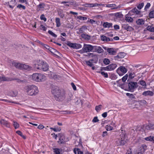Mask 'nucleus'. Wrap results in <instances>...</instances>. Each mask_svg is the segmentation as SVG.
Segmentation results:
<instances>
[{
	"mask_svg": "<svg viewBox=\"0 0 154 154\" xmlns=\"http://www.w3.org/2000/svg\"><path fill=\"white\" fill-rule=\"evenodd\" d=\"M10 64L11 65L15 67L16 68L20 69H24L28 71L32 69V67L30 66L19 63H17L14 61H11V63L10 62Z\"/></svg>",
	"mask_w": 154,
	"mask_h": 154,
	"instance_id": "4",
	"label": "nucleus"
},
{
	"mask_svg": "<svg viewBox=\"0 0 154 154\" xmlns=\"http://www.w3.org/2000/svg\"><path fill=\"white\" fill-rule=\"evenodd\" d=\"M102 105H99L98 106H96L95 107V109L97 112H99L101 109Z\"/></svg>",
	"mask_w": 154,
	"mask_h": 154,
	"instance_id": "35",
	"label": "nucleus"
},
{
	"mask_svg": "<svg viewBox=\"0 0 154 154\" xmlns=\"http://www.w3.org/2000/svg\"><path fill=\"white\" fill-rule=\"evenodd\" d=\"M99 73H100L103 76L106 78H107L108 77V74L106 72H98Z\"/></svg>",
	"mask_w": 154,
	"mask_h": 154,
	"instance_id": "40",
	"label": "nucleus"
},
{
	"mask_svg": "<svg viewBox=\"0 0 154 154\" xmlns=\"http://www.w3.org/2000/svg\"><path fill=\"white\" fill-rule=\"evenodd\" d=\"M150 4L149 3H147L145 7L144 10L145 11H146L147 9L149 8L150 7Z\"/></svg>",
	"mask_w": 154,
	"mask_h": 154,
	"instance_id": "62",
	"label": "nucleus"
},
{
	"mask_svg": "<svg viewBox=\"0 0 154 154\" xmlns=\"http://www.w3.org/2000/svg\"><path fill=\"white\" fill-rule=\"evenodd\" d=\"M99 121V120L98 119L97 117L96 116L94 117L92 120V122H97Z\"/></svg>",
	"mask_w": 154,
	"mask_h": 154,
	"instance_id": "64",
	"label": "nucleus"
},
{
	"mask_svg": "<svg viewBox=\"0 0 154 154\" xmlns=\"http://www.w3.org/2000/svg\"><path fill=\"white\" fill-rule=\"evenodd\" d=\"M55 52H57V53L58 54H60V52L56 50L53 48H51V51L50 52L53 54L55 56H57V54H54Z\"/></svg>",
	"mask_w": 154,
	"mask_h": 154,
	"instance_id": "46",
	"label": "nucleus"
},
{
	"mask_svg": "<svg viewBox=\"0 0 154 154\" xmlns=\"http://www.w3.org/2000/svg\"><path fill=\"white\" fill-rule=\"evenodd\" d=\"M139 102L140 105L143 106L145 105L147 103L146 101L145 100H140L139 101Z\"/></svg>",
	"mask_w": 154,
	"mask_h": 154,
	"instance_id": "34",
	"label": "nucleus"
},
{
	"mask_svg": "<svg viewBox=\"0 0 154 154\" xmlns=\"http://www.w3.org/2000/svg\"><path fill=\"white\" fill-rule=\"evenodd\" d=\"M40 19L41 20H43L45 22H46L47 20L46 18L45 17V15L42 14L40 16Z\"/></svg>",
	"mask_w": 154,
	"mask_h": 154,
	"instance_id": "59",
	"label": "nucleus"
},
{
	"mask_svg": "<svg viewBox=\"0 0 154 154\" xmlns=\"http://www.w3.org/2000/svg\"><path fill=\"white\" fill-rule=\"evenodd\" d=\"M82 37L86 40H88L90 39L91 36L88 34L83 33L81 35Z\"/></svg>",
	"mask_w": 154,
	"mask_h": 154,
	"instance_id": "25",
	"label": "nucleus"
},
{
	"mask_svg": "<svg viewBox=\"0 0 154 154\" xmlns=\"http://www.w3.org/2000/svg\"><path fill=\"white\" fill-rule=\"evenodd\" d=\"M149 17L150 18H154V11H151L150 12Z\"/></svg>",
	"mask_w": 154,
	"mask_h": 154,
	"instance_id": "47",
	"label": "nucleus"
},
{
	"mask_svg": "<svg viewBox=\"0 0 154 154\" xmlns=\"http://www.w3.org/2000/svg\"><path fill=\"white\" fill-rule=\"evenodd\" d=\"M50 129H52L55 132H58L60 131L61 130V129L60 128H51Z\"/></svg>",
	"mask_w": 154,
	"mask_h": 154,
	"instance_id": "57",
	"label": "nucleus"
},
{
	"mask_svg": "<svg viewBox=\"0 0 154 154\" xmlns=\"http://www.w3.org/2000/svg\"><path fill=\"white\" fill-rule=\"evenodd\" d=\"M43 63V61L39 60L37 61L34 64V68L35 69L40 70Z\"/></svg>",
	"mask_w": 154,
	"mask_h": 154,
	"instance_id": "11",
	"label": "nucleus"
},
{
	"mask_svg": "<svg viewBox=\"0 0 154 154\" xmlns=\"http://www.w3.org/2000/svg\"><path fill=\"white\" fill-rule=\"evenodd\" d=\"M145 140L146 141H154V137L151 136H149V137H145L144 138Z\"/></svg>",
	"mask_w": 154,
	"mask_h": 154,
	"instance_id": "37",
	"label": "nucleus"
},
{
	"mask_svg": "<svg viewBox=\"0 0 154 154\" xmlns=\"http://www.w3.org/2000/svg\"><path fill=\"white\" fill-rule=\"evenodd\" d=\"M139 84L142 86L144 88H146V82L144 80H140L138 82Z\"/></svg>",
	"mask_w": 154,
	"mask_h": 154,
	"instance_id": "30",
	"label": "nucleus"
},
{
	"mask_svg": "<svg viewBox=\"0 0 154 154\" xmlns=\"http://www.w3.org/2000/svg\"><path fill=\"white\" fill-rule=\"evenodd\" d=\"M32 78L34 81L40 82L44 81L46 80V77L42 74L35 73L32 74Z\"/></svg>",
	"mask_w": 154,
	"mask_h": 154,
	"instance_id": "5",
	"label": "nucleus"
},
{
	"mask_svg": "<svg viewBox=\"0 0 154 154\" xmlns=\"http://www.w3.org/2000/svg\"><path fill=\"white\" fill-rule=\"evenodd\" d=\"M117 75L114 73L112 74L110 76V78L112 80H116L117 79Z\"/></svg>",
	"mask_w": 154,
	"mask_h": 154,
	"instance_id": "51",
	"label": "nucleus"
},
{
	"mask_svg": "<svg viewBox=\"0 0 154 154\" xmlns=\"http://www.w3.org/2000/svg\"><path fill=\"white\" fill-rule=\"evenodd\" d=\"M117 66V65L116 64H112L106 67H103V68L101 69V70L102 71L103 70L108 71L113 70L116 68Z\"/></svg>",
	"mask_w": 154,
	"mask_h": 154,
	"instance_id": "10",
	"label": "nucleus"
},
{
	"mask_svg": "<svg viewBox=\"0 0 154 154\" xmlns=\"http://www.w3.org/2000/svg\"><path fill=\"white\" fill-rule=\"evenodd\" d=\"M125 53L121 52L118 54V55L114 57L115 60H118V59L123 58L125 56Z\"/></svg>",
	"mask_w": 154,
	"mask_h": 154,
	"instance_id": "16",
	"label": "nucleus"
},
{
	"mask_svg": "<svg viewBox=\"0 0 154 154\" xmlns=\"http://www.w3.org/2000/svg\"><path fill=\"white\" fill-rule=\"evenodd\" d=\"M147 30L150 32H154V27L153 25L148 26L146 28Z\"/></svg>",
	"mask_w": 154,
	"mask_h": 154,
	"instance_id": "29",
	"label": "nucleus"
},
{
	"mask_svg": "<svg viewBox=\"0 0 154 154\" xmlns=\"http://www.w3.org/2000/svg\"><path fill=\"white\" fill-rule=\"evenodd\" d=\"M127 71V69L123 66H120L116 70V72L120 76L123 75Z\"/></svg>",
	"mask_w": 154,
	"mask_h": 154,
	"instance_id": "8",
	"label": "nucleus"
},
{
	"mask_svg": "<svg viewBox=\"0 0 154 154\" xmlns=\"http://www.w3.org/2000/svg\"><path fill=\"white\" fill-rule=\"evenodd\" d=\"M87 29V28L86 26H82L79 29V32H77V33L78 34H80V33L83 34L85 32V31Z\"/></svg>",
	"mask_w": 154,
	"mask_h": 154,
	"instance_id": "19",
	"label": "nucleus"
},
{
	"mask_svg": "<svg viewBox=\"0 0 154 154\" xmlns=\"http://www.w3.org/2000/svg\"><path fill=\"white\" fill-rule=\"evenodd\" d=\"M136 23L138 25H142L144 24L145 21L143 19H138L137 20Z\"/></svg>",
	"mask_w": 154,
	"mask_h": 154,
	"instance_id": "27",
	"label": "nucleus"
},
{
	"mask_svg": "<svg viewBox=\"0 0 154 154\" xmlns=\"http://www.w3.org/2000/svg\"><path fill=\"white\" fill-rule=\"evenodd\" d=\"M56 26L57 27H59L61 25L60 20L59 18H56L55 19Z\"/></svg>",
	"mask_w": 154,
	"mask_h": 154,
	"instance_id": "32",
	"label": "nucleus"
},
{
	"mask_svg": "<svg viewBox=\"0 0 154 154\" xmlns=\"http://www.w3.org/2000/svg\"><path fill=\"white\" fill-rule=\"evenodd\" d=\"M108 52L109 55H115L117 52V51L113 48H110L108 49Z\"/></svg>",
	"mask_w": 154,
	"mask_h": 154,
	"instance_id": "17",
	"label": "nucleus"
},
{
	"mask_svg": "<svg viewBox=\"0 0 154 154\" xmlns=\"http://www.w3.org/2000/svg\"><path fill=\"white\" fill-rule=\"evenodd\" d=\"M83 6L87 8H91L95 7V3H85L82 5Z\"/></svg>",
	"mask_w": 154,
	"mask_h": 154,
	"instance_id": "23",
	"label": "nucleus"
},
{
	"mask_svg": "<svg viewBox=\"0 0 154 154\" xmlns=\"http://www.w3.org/2000/svg\"><path fill=\"white\" fill-rule=\"evenodd\" d=\"M126 95L128 97L130 98L131 99H135V97L133 94L127 93H126Z\"/></svg>",
	"mask_w": 154,
	"mask_h": 154,
	"instance_id": "41",
	"label": "nucleus"
},
{
	"mask_svg": "<svg viewBox=\"0 0 154 154\" xmlns=\"http://www.w3.org/2000/svg\"><path fill=\"white\" fill-rule=\"evenodd\" d=\"M126 21L128 22L132 23L133 21V19L130 17H128L127 15L125 16Z\"/></svg>",
	"mask_w": 154,
	"mask_h": 154,
	"instance_id": "31",
	"label": "nucleus"
},
{
	"mask_svg": "<svg viewBox=\"0 0 154 154\" xmlns=\"http://www.w3.org/2000/svg\"><path fill=\"white\" fill-rule=\"evenodd\" d=\"M144 5L143 3H142L140 4H139L137 6V8L139 9H141L143 6Z\"/></svg>",
	"mask_w": 154,
	"mask_h": 154,
	"instance_id": "58",
	"label": "nucleus"
},
{
	"mask_svg": "<svg viewBox=\"0 0 154 154\" xmlns=\"http://www.w3.org/2000/svg\"><path fill=\"white\" fill-rule=\"evenodd\" d=\"M25 90L28 95L35 96L38 92L39 91L37 87L33 85H29L27 86Z\"/></svg>",
	"mask_w": 154,
	"mask_h": 154,
	"instance_id": "3",
	"label": "nucleus"
},
{
	"mask_svg": "<svg viewBox=\"0 0 154 154\" xmlns=\"http://www.w3.org/2000/svg\"><path fill=\"white\" fill-rule=\"evenodd\" d=\"M146 128L147 129H152L154 128V125L153 124H149L146 126Z\"/></svg>",
	"mask_w": 154,
	"mask_h": 154,
	"instance_id": "33",
	"label": "nucleus"
},
{
	"mask_svg": "<svg viewBox=\"0 0 154 154\" xmlns=\"http://www.w3.org/2000/svg\"><path fill=\"white\" fill-rule=\"evenodd\" d=\"M42 67L41 69L40 70L46 71L48 70L49 69L48 65L44 61V63H43Z\"/></svg>",
	"mask_w": 154,
	"mask_h": 154,
	"instance_id": "15",
	"label": "nucleus"
},
{
	"mask_svg": "<svg viewBox=\"0 0 154 154\" xmlns=\"http://www.w3.org/2000/svg\"><path fill=\"white\" fill-rule=\"evenodd\" d=\"M128 75L127 74H126L122 78V82H125L126 80L128 78Z\"/></svg>",
	"mask_w": 154,
	"mask_h": 154,
	"instance_id": "54",
	"label": "nucleus"
},
{
	"mask_svg": "<svg viewBox=\"0 0 154 154\" xmlns=\"http://www.w3.org/2000/svg\"><path fill=\"white\" fill-rule=\"evenodd\" d=\"M114 16L118 18H121L123 16V15L119 13H116L113 14Z\"/></svg>",
	"mask_w": 154,
	"mask_h": 154,
	"instance_id": "38",
	"label": "nucleus"
},
{
	"mask_svg": "<svg viewBox=\"0 0 154 154\" xmlns=\"http://www.w3.org/2000/svg\"><path fill=\"white\" fill-rule=\"evenodd\" d=\"M103 63L107 65L110 63V61L109 59L105 58L103 60Z\"/></svg>",
	"mask_w": 154,
	"mask_h": 154,
	"instance_id": "44",
	"label": "nucleus"
},
{
	"mask_svg": "<svg viewBox=\"0 0 154 154\" xmlns=\"http://www.w3.org/2000/svg\"><path fill=\"white\" fill-rule=\"evenodd\" d=\"M112 8H111V9L112 10L116 9L119 8L115 4H112Z\"/></svg>",
	"mask_w": 154,
	"mask_h": 154,
	"instance_id": "60",
	"label": "nucleus"
},
{
	"mask_svg": "<svg viewBox=\"0 0 154 154\" xmlns=\"http://www.w3.org/2000/svg\"><path fill=\"white\" fill-rule=\"evenodd\" d=\"M17 8H22L23 10H25L26 9V7L24 6L21 4L18 5L17 6Z\"/></svg>",
	"mask_w": 154,
	"mask_h": 154,
	"instance_id": "61",
	"label": "nucleus"
},
{
	"mask_svg": "<svg viewBox=\"0 0 154 154\" xmlns=\"http://www.w3.org/2000/svg\"><path fill=\"white\" fill-rule=\"evenodd\" d=\"M58 137L59 140L58 143L60 144L64 143L68 140V138L65 137V135L63 133H59Z\"/></svg>",
	"mask_w": 154,
	"mask_h": 154,
	"instance_id": "6",
	"label": "nucleus"
},
{
	"mask_svg": "<svg viewBox=\"0 0 154 154\" xmlns=\"http://www.w3.org/2000/svg\"><path fill=\"white\" fill-rule=\"evenodd\" d=\"M122 26L125 30L131 32L134 30V28L132 26H129L128 24H123Z\"/></svg>",
	"mask_w": 154,
	"mask_h": 154,
	"instance_id": "12",
	"label": "nucleus"
},
{
	"mask_svg": "<svg viewBox=\"0 0 154 154\" xmlns=\"http://www.w3.org/2000/svg\"><path fill=\"white\" fill-rule=\"evenodd\" d=\"M1 81H8L11 80L10 78L5 77L4 76H2V78H1Z\"/></svg>",
	"mask_w": 154,
	"mask_h": 154,
	"instance_id": "39",
	"label": "nucleus"
},
{
	"mask_svg": "<svg viewBox=\"0 0 154 154\" xmlns=\"http://www.w3.org/2000/svg\"><path fill=\"white\" fill-rule=\"evenodd\" d=\"M77 18L81 20H86L87 18L86 17H83L81 16H79L77 17Z\"/></svg>",
	"mask_w": 154,
	"mask_h": 154,
	"instance_id": "55",
	"label": "nucleus"
},
{
	"mask_svg": "<svg viewBox=\"0 0 154 154\" xmlns=\"http://www.w3.org/2000/svg\"><path fill=\"white\" fill-rule=\"evenodd\" d=\"M0 100L2 101H3L7 102L12 103L18 104V103L16 102H14V101H9L8 100H6V99H0Z\"/></svg>",
	"mask_w": 154,
	"mask_h": 154,
	"instance_id": "52",
	"label": "nucleus"
},
{
	"mask_svg": "<svg viewBox=\"0 0 154 154\" xmlns=\"http://www.w3.org/2000/svg\"><path fill=\"white\" fill-rule=\"evenodd\" d=\"M126 143V141L123 138L119 139L116 141V143L118 146H123Z\"/></svg>",
	"mask_w": 154,
	"mask_h": 154,
	"instance_id": "13",
	"label": "nucleus"
},
{
	"mask_svg": "<svg viewBox=\"0 0 154 154\" xmlns=\"http://www.w3.org/2000/svg\"><path fill=\"white\" fill-rule=\"evenodd\" d=\"M126 134L125 132H123V131H122V132L121 134H120V137L121 138H123L124 139H125L126 138Z\"/></svg>",
	"mask_w": 154,
	"mask_h": 154,
	"instance_id": "43",
	"label": "nucleus"
},
{
	"mask_svg": "<svg viewBox=\"0 0 154 154\" xmlns=\"http://www.w3.org/2000/svg\"><path fill=\"white\" fill-rule=\"evenodd\" d=\"M58 14L60 17L61 18H63L64 16V14L63 13V12L60 11L58 12Z\"/></svg>",
	"mask_w": 154,
	"mask_h": 154,
	"instance_id": "63",
	"label": "nucleus"
},
{
	"mask_svg": "<svg viewBox=\"0 0 154 154\" xmlns=\"http://www.w3.org/2000/svg\"><path fill=\"white\" fill-rule=\"evenodd\" d=\"M18 92L17 91H11L9 93V95L12 97H16L17 94Z\"/></svg>",
	"mask_w": 154,
	"mask_h": 154,
	"instance_id": "28",
	"label": "nucleus"
},
{
	"mask_svg": "<svg viewBox=\"0 0 154 154\" xmlns=\"http://www.w3.org/2000/svg\"><path fill=\"white\" fill-rule=\"evenodd\" d=\"M85 62L86 64L90 67H91L94 66V64H93L94 63L92 62H91V61H90V60L88 61H85Z\"/></svg>",
	"mask_w": 154,
	"mask_h": 154,
	"instance_id": "36",
	"label": "nucleus"
},
{
	"mask_svg": "<svg viewBox=\"0 0 154 154\" xmlns=\"http://www.w3.org/2000/svg\"><path fill=\"white\" fill-rule=\"evenodd\" d=\"M94 48L95 50V51L98 53H101L103 52V49L100 46H94Z\"/></svg>",
	"mask_w": 154,
	"mask_h": 154,
	"instance_id": "22",
	"label": "nucleus"
},
{
	"mask_svg": "<svg viewBox=\"0 0 154 154\" xmlns=\"http://www.w3.org/2000/svg\"><path fill=\"white\" fill-rule=\"evenodd\" d=\"M45 4L43 3H40L38 5H37L38 8L39 9L38 10H40V9L43 8H44Z\"/></svg>",
	"mask_w": 154,
	"mask_h": 154,
	"instance_id": "45",
	"label": "nucleus"
},
{
	"mask_svg": "<svg viewBox=\"0 0 154 154\" xmlns=\"http://www.w3.org/2000/svg\"><path fill=\"white\" fill-rule=\"evenodd\" d=\"M127 84H128V86L121 85V88L126 91L132 92H133L138 86L137 83L136 82H130L128 83H127Z\"/></svg>",
	"mask_w": 154,
	"mask_h": 154,
	"instance_id": "2",
	"label": "nucleus"
},
{
	"mask_svg": "<svg viewBox=\"0 0 154 154\" xmlns=\"http://www.w3.org/2000/svg\"><path fill=\"white\" fill-rule=\"evenodd\" d=\"M92 57V59H90V61L94 63H97L98 60V58L97 55L96 54H94Z\"/></svg>",
	"mask_w": 154,
	"mask_h": 154,
	"instance_id": "21",
	"label": "nucleus"
},
{
	"mask_svg": "<svg viewBox=\"0 0 154 154\" xmlns=\"http://www.w3.org/2000/svg\"><path fill=\"white\" fill-rule=\"evenodd\" d=\"M122 81L121 79H119V80L117 81L116 82L118 83L119 85V86L121 88V85H125V86L126 85V84H124V83L123 84L122 83Z\"/></svg>",
	"mask_w": 154,
	"mask_h": 154,
	"instance_id": "50",
	"label": "nucleus"
},
{
	"mask_svg": "<svg viewBox=\"0 0 154 154\" xmlns=\"http://www.w3.org/2000/svg\"><path fill=\"white\" fill-rule=\"evenodd\" d=\"M66 44L69 47L75 49H78L82 47V45L80 44L72 43L69 41L67 42Z\"/></svg>",
	"mask_w": 154,
	"mask_h": 154,
	"instance_id": "9",
	"label": "nucleus"
},
{
	"mask_svg": "<svg viewBox=\"0 0 154 154\" xmlns=\"http://www.w3.org/2000/svg\"><path fill=\"white\" fill-rule=\"evenodd\" d=\"M51 92L54 95L55 100L57 101H62L65 98V92L61 91L57 86H54L53 87Z\"/></svg>",
	"mask_w": 154,
	"mask_h": 154,
	"instance_id": "1",
	"label": "nucleus"
},
{
	"mask_svg": "<svg viewBox=\"0 0 154 154\" xmlns=\"http://www.w3.org/2000/svg\"><path fill=\"white\" fill-rule=\"evenodd\" d=\"M94 46L91 45L84 44L82 49L84 52H88L94 51L93 49H94Z\"/></svg>",
	"mask_w": 154,
	"mask_h": 154,
	"instance_id": "7",
	"label": "nucleus"
},
{
	"mask_svg": "<svg viewBox=\"0 0 154 154\" xmlns=\"http://www.w3.org/2000/svg\"><path fill=\"white\" fill-rule=\"evenodd\" d=\"M100 38L101 40L103 41L109 42V38L103 35H100Z\"/></svg>",
	"mask_w": 154,
	"mask_h": 154,
	"instance_id": "26",
	"label": "nucleus"
},
{
	"mask_svg": "<svg viewBox=\"0 0 154 154\" xmlns=\"http://www.w3.org/2000/svg\"><path fill=\"white\" fill-rule=\"evenodd\" d=\"M0 123L2 125H4L5 127L9 128L10 124L8 122L4 119H1L0 120Z\"/></svg>",
	"mask_w": 154,
	"mask_h": 154,
	"instance_id": "14",
	"label": "nucleus"
},
{
	"mask_svg": "<svg viewBox=\"0 0 154 154\" xmlns=\"http://www.w3.org/2000/svg\"><path fill=\"white\" fill-rule=\"evenodd\" d=\"M128 76L129 79H132L135 76V75L134 72H130L128 75Z\"/></svg>",
	"mask_w": 154,
	"mask_h": 154,
	"instance_id": "42",
	"label": "nucleus"
},
{
	"mask_svg": "<svg viewBox=\"0 0 154 154\" xmlns=\"http://www.w3.org/2000/svg\"><path fill=\"white\" fill-rule=\"evenodd\" d=\"M13 125L15 129H17L19 127V124L16 122L13 121Z\"/></svg>",
	"mask_w": 154,
	"mask_h": 154,
	"instance_id": "49",
	"label": "nucleus"
},
{
	"mask_svg": "<svg viewBox=\"0 0 154 154\" xmlns=\"http://www.w3.org/2000/svg\"><path fill=\"white\" fill-rule=\"evenodd\" d=\"M153 92L149 90L144 91L142 93V95L145 96H152L153 95Z\"/></svg>",
	"mask_w": 154,
	"mask_h": 154,
	"instance_id": "18",
	"label": "nucleus"
},
{
	"mask_svg": "<svg viewBox=\"0 0 154 154\" xmlns=\"http://www.w3.org/2000/svg\"><path fill=\"white\" fill-rule=\"evenodd\" d=\"M106 130L107 131H110L112 130L113 129L112 127L110 126L109 125H107L105 127Z\"/></svg>",
	"mask_w": 154,
	"mask_h": 154,
	"instance_id": "48",
	"label": "nucleus"
},
{
	"mask_svg": "<svg viewBox=\"0 0 154 154\" xmlns=\"http://www.w3.org/2000/svg\"><path fill=\"white\" fill-rule=\"evenodd\" d=\"M48 32L49 34L51 35L52 36L54 37H57V35L54 34V33H53L51 31L49 30L48 31Z\"/></svg>",
	"mask_w": 154,
	"mask_h": 154,
	"instance_id": "56",
	"label": "nucleus"
},
{
	"mask_svg": "<svg viewBox=\"0 0 154 154\" xmlns=\"http://www.w3.org/2000/svg\"><path fill=\"white\" fill-rule=\"evenodd\" d=\"M103 26L104 28H108L112 27V23H109L107 22H104Z\"/></svg>",
	"mask_w": 154,
	"mask_h": 154,
	"instance_id": "20",
	"label": "nucleus"
},
{
	"mask_svg": "<svg viewBox=\"0 0 154 154\" xmlns=\"http://www.w3.org/2000/svg\"><path fill=\"white\" fill-rule=\"evenodd\" d=\"M141 148L143 149V152H144L147 149V146L146 145L143 144L141 145Z\"/></svg>",
	"mask_w": 154,
	"mask_h": 154,
	"instance_id": "53",
	"label": "nucleus"
},
{
	"mask_svg": "<svg viewBox=\"0 0 154 154\" xmlns=\"http://www.w3.org/2000/svg\"><path fill=\"white\" fill-rule=\"evenodd\" d=\"M54 154H60L62 149L58 148H54L53 149Z\"/></svg>",
	"mask_w": 154,
	"mask_h": 154,
	"instance_id": "24",
	"label": "nucleus"
}]
</instances>
